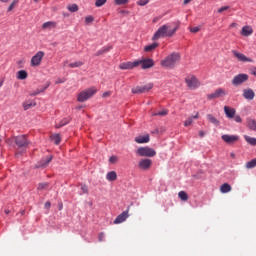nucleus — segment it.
I'll use <instances>...</instances> for the list:
<instances>
[{"label":"nucleus","instance_id":"a19ab883","mask_svg":"<svg viewBox=\"0 0 256 256\" xmlns=\"http://www.w3.org/2000/svg\"><path fill=\"white\" fill-rule=\"evenodd\" d=\"M107 3V0H96L95 7H103Z\"/></svg>","mask_w":256,"mask_h":256},{"label":"nucleus","instance_id":"bb28decb","mask_svg":"<svg viewBox=\"0 0 256 256\" xmlns=\"http://www.w3.org/2000/svg\"><path fill=\"white\" fill-rule=\"evenodd\" d=\"M157 47H159V43L155 42V43H152L150 45L145 46L144 51L146 53H150V51H153L154 49H157Z\"/></svg>","mask_w":256,"mask_h":256},{"label":"nucleus","instance_id":"2f4dec72","mask_svg":"<svg viewBox=\"0 0 256 256\" xmlns=\"http://www.w3.org/2000/svg\"><path fill=\"white\" fill-rule=\"evenodd\" d=\"M83 65H85L83 61H77V62L70 63L68 67H70L71 69H76L78 67H83Z\"/></svg>","mask_w":256,"mask_h":256},{"label":"nucleus","instance_id":"6e6d98bb","mask_svg":"<svg viewBox=\"0 0 256 256\" xmlns=\"http://www.w3.org/2000/svg\"><path fill=\"white\" fill-rule=\"evenodd\" d=\"M100 55H105L103 48L96 53V57H99Z\"/></svg>","mask_w":256,"mask_h":256},{"label":"nucleus","instance_id":"69168bd1","mask_svg":"<svg viewBox=\"0 0 256 256\" xmlns=\"http://www.w3.org/2000/svg\"><path fill=\"white\" fill-rule=\"evenodd\" d=\"M230 27H237V23L233 22L232 24H230Z\"/></svg>","mask_w":256,"mask_h":256},{"label":"nucleus","instance_id":"603ef678","mask_svg":"<svg viewBox=\"0 0 256 256\" xmlns=\"http://www.w3.org/2000/svg\"><path fill=\"white\" fill-rule=\"evenodd\" d=\"M102 49L104 50V53H109V50L113 49V46H105Z\"/></svg>","mask_w":256,"mask_h":256},{"label":"nucleus","instance_id":"dca6fc26","mask_svg":"<svg viewBox=\"0 0 256 256\" xmlns=\"http://www.w3.org/2000/svg\"><path fill=\"white\" fill-rule=\"evenodd\" d=\"M243 97L244 99H247V101H253L255 99V91H253L251 88L244 89Z\"/></svg>","mask_w":256,"mask_h":256},{"label":"nucleus","instance_id":"4d7b16f0","mask_svg":"<svg viewBox=\"0 0 256 256\" xmlns=\"http://www.w3.org/2000/svg\"><path fill=\"white\" fill-rule=\"evenodd\" d=\"M250 74L256 77V67L250 69Z\"/></svg>","mask_w":256,"mask_h":256},{"label":"nucleus","instance_id":"b1692460","mask_svg":"<svg viewBox=\"0 0 256 256\" xmlns=\"http://www.w3.org/2000/svg\"><path fill=\"white\" fill-rule=\"evenodd\" d=\"M57 27V22L55 21H48L42 24V29H55Z\"/></svg>","mask_w":256,"mask_h":256},{"label":"nucleus","instance_id":"cd10ccee","mask_svg":"<svg viewBox=\"0 0 256 256\" xmlns=\"http://www.w3.org/2000/svg\"><path fill=\"white\" fill-rule=\"evenodd\" d=\"M28 74L25 70H20L17 72V79H20V81H24V79H27Z\"/></svg>","mask_w":256,"mask_h":256},{"label":"nucleus","instance_id":"864d4df0","mask_svg":"<svg viewBox=\"0 0 256 256\" xmlns=\"http://www.w3.org/2000/svg\"><path fill=\"white\" fill-rule=\"evenodd\" d=\"M61 83H65V79H64V78H58V79L56 80V85H59V84H61Z\"/></svg>","mask_w":256,"mask_h":256},{"label":"nucleus","instance_id":"774afa93","mask_svg":"<svg viewBox=\"0 0 256 256\" xmlns=\"http://www.w3.org/2000/svg\"><path fill=\"white\" fill-rule=\"evenodd\" d=\"M1 3H9V0H0Z\"/></svg>","mask_w":256,"mask_h":256},{"label":"nucleus","instance_id":"20e7f679","mask_svg":"<svg viewBox=\"0 0 256 256\" xmlns=\"http://www.w3.org/2000/svg\"><path fill=\"white\" fill-rule=\"evenodd\" d=\"M8 143H15L18 149H25V147H27V145H29L31 142L27 140V136L20 135L12 137L8 140Z\"/></svg>","mask_w":256,"mask_h":256},{"label":"nucleus","instance_id":"13d9d810","mask_svg":"<svg viewBox=\"0 0 256 256\" xmlns=\"http://www.w3.org/2000/svg\"><path fill=\"white\" fill-rule=\"evenodd\" d=\"M45 208H46V209H50V208H51V202L47 201V202L45 203Z\"/></svg>","mask_w":256,"mask_h":256},{"label":"nucleus","instance_id":"0eeeda50","mask_svg":"<svg viewBox=\"0 0 256 256\" xmlns=\"http://www.w3.org/2000/svg\"><path fill=\"white\" fill-rule=\"evenodd\" d=\"M247 81H249V75L238 74V75L234 76V78L232 80V84L235 87H238V85H243V83H247Z\"/></svg>","mask_w":256,"mask_h":256},{"label":"nucleus","instance_id":"aec40b11","mask_svg":"<svg viewBox=\"0 0 256 256\" xmlns=\"http://www.w3.org/2000/svg\"><path fill=\"white\" fill-rule=\"evenodd\" d=\"M51 85V82H47L45 86L36 89L34 92H32L30 95L32 97H35L37 95H40V93H45L47 91V88Z\"/></svg>","mask_w":256,"mask_h":256},{"label":"nucleus","instance_id":"f704fd0d","mask_svg":"<svg viewBox=\"0 0 256 256\" xmlns=\"http://www.w3.org/2000/svg\"><path fill=\"white\" fill-rule=\"evenodd\" d=\"M67 9L70 13H77V11H79V6L77 4H69Z\"/></svg>","mask_w":256,"mask_h":256},{"label":"nucleus","instance_id":"3c124183","mask_svg":"<svg viewBox=\"0 0 256 256\" xmlns=\"http://www.w3.org/2000/svg\"><path fill=\"white\" fill-rule=\"evenodd\" d=\"M229 9V6H223L220 9H218V13H223V11H227Z\"/></svg>","mask_w":256,"mask_h":256},{"label":"nucleus","instance_id":"4468645a","mask_svg":"<svg viewBox=\"0 0 256 256\" xmlns=\"http://www.w3.org/2000/svg\"><path fill=\"white\" fill-rule=\"evenodd\" d=\"M136 63H139L142 69H151V67L155 66V62L151 58L138 60Z\"/></svg>","mask_w":256,"mask_h":256},{"label":"nucleus","instance_id":"1a4fd4ad","mask_svg":"<svg viewBox=\"0 0 256 256\" xmlns=\"http://www.w3.org/2000/svg\"><path fill=\"white\" fill-rule=\"evenodd\" d=\"M185 81L189 89H197L201 85V82L195 76H188Z\"/></svg>","mask_w":256,"mask_h":256},{"label":"nucleus","instance_id":"9d476101","mask_svg":"<svg viewBox=\"0 0 256 256\" xmlns=\"http://www.w3.org/2000/svg\"><path fill=\"white\" fill-rule=\"evenodd\" d=\"M131 209V206H128L127 209L119 214L116 219L114 220L115 225H119L120 223H124V221H127L129 219V211Z\"/></svg>","mask_w":256,"mask_h":256},{"label":"nucleus","instance_id":"49530a36","mask_svg":"<svg viewBox=\"0 0 256 256\" xmlns=\"http://www.w3.org/2000/svg\"><path fill=\"white\" fill-rule=\"evenodd\" d=\"M199 31H201V27H199V26L190 28L191 33H199Z\"/></svg>","mask_w":256,"mask_h":256},{"label":"nucleus","instance_id":"9b49d317","mask_svg":"<svg viewBox=\"0 0 256 256\" xmlns=\"http://www.w3.org/2000/svg\"><path fill=\"white\" fill-rule=\"evenodd\" d=\"M232 54L237 59V61H240L241 63H253L254 60L245 56V54L238 52L237 50H233Z\"/></svg>","mask_w":256,"mask_h":256},{"label":"nucleus","instance_id":"f8f14e48","mask_svg":"<svg viewBox=\"0 0 256 256\" xmlns=\"http://www.w3.org/2000/svg\"><path fill=\"white\" fill-rule=\"evenodd\" d=\"M153 165V161L149 158L141 159L138 162V167L142 171H149L151 169V166Z\"/></svg>","mask_w":256,"mask_h":256},{"label":"nucleus","instance_id":"5701e85b","mask_svg":"<svg viewBox=\"0 0 256 256\" xmlns=\"http://www.w3.org/2000/svg\"><path fill=\"white\" fill-rule=\"evenodd\" d=\"M37 105V102L33 100H27L23 103L24 111H28V109H31V107H35Z\"/></svg>","mask_w":256,"mask_h":256},{"label":"nucleus","instance_id":"2eb2a0df","mask_svg":"<svg viewBox=\"0 0 256 256\" xmlns=\"http://www.w3.org/2000/svg\"><path fill=\"white\" fill-rule=\"evenodd\" d=\"M222 140L225 143H228V145H233V143H237V141H239V136L224 134L222 135Z\"/></svg>","mask_w":256,"mask_h":256},{"label":"nucleus","instance_id":"ea45409f","mask_svg":"<svg viewBox=\"0 0 256 256\" xmlns=\"http://www.w3.org/2000/svg\"><path fill=\"white\" fill-rule=\"evenodd\" d=\"M191 125H193V117L190 116L187 120H185L184 127H189Z\"/></svg>","mask_w":256,"mask_h":256},{"label":"nucleus","instance_id":"f257e3e1","mask_svg":"<svg viewBox=\"0 0 256 256\" xmlns=\"http://www.w3.org/2000/svg\"><path fill=\"white\" fill-rule=\"evenodd\" d=\"M177 29H179V26H176L173 29H171L170 25L164 24L160 26L158 30L154 33L152 41H157L158 39H161V37H173V35L177 33Z\"/></svg>","mask_w":256,"mask_h":256},{"label":"nucleus","instance_id":"5fc2aeb1","mask_svg":"<svg viewBox=\"0 0 256 256\" xmlns=\"http://www.w3.org/2000/svg\"><path fill=\"white\" fill-rule=\"evenodd\" d=\"M110 163H117V157L116 156H112L109 159Z\"/></svg>","mask_w":256,"mask_h":256},{"label":"nucleus","instance_id":"de8ad7c7","mask_svg":"<svg viewBox=\"0 0 256 256\" xmlns=\"http://www.w3.org/2000/svg\"><path fill=\"white\" fill-rule=\"evenodd\" d=\"M81 191L83 193H89V188L87 187V185H81Z\"/></svg>","mask_w":256,"mask_h":256},{"label":"nucleus","instance_id":"a18cd8bd","mask_svg":"<svg viewBox=\"0 0 256 256\" xmlns=\"http://www.w3.org/2000/svg\"><path fill=\"white\" fill-rule=\"evenodd\" d=\"M17 3H19V1L13 0V2L8 7V11H11L12 9H15V5H17Z\"/></svg>","mask_w":256,"mask_h":256},{"label":"nucleus","instance_id":"052dcab7","mask_svg":"<svg viewBox=\"0 0 256 256\" xmlns=\"http://www.w3.org/2000/svg\"><path fill=\"white\" fill-rule=\"evenodd\" d=\"M191 1H193V0H184L183 5H189V3H191Z\"/></svg>","mask_w":256,"mask_h":256},{"label":"nucleus","instance_id":"f3484780","mask_svg":"<svg viewBox=\"0 0 256 256\" xmlns=\"http://www.w3.org/2000/svg\"><path fill=\"white\" fill-rule=\"evenodd\" d=\"M135 67H139V62L134 61V62H125L120 64L119 68L123 70L127 69H135Z\"/></svg>","mask_w":256,"mask_h":256},{"label":"nucleus","instance_id":"58836bf2","mask_svg":"<svg viewBox=\"0 0 256 256\" xmlns=\"http://www.w3.org/2000/svg\"><path fill=\"white\" fill-rule=\"evenodd\" d=\"M95 21V18L93 16H86L85 17V23L86 25H90V23H93Z\"/></svg>","mask_w":256,"mask_h":256},{"label":"nucleus","instance_id":"c85d7f7f","mask_svg":"<svg viewBox=\"0 0 256 256\" xmlns=\"http://www.w3.org/2000/svg\"><path fill=\"white\" fill-rule=\"evenodd\" d=\"M70 122L71 118H64L59 122V124H56V128L59 129L61 127H65V125L69 124Z\"/></svg>","mask_w":256,"mask_h":256},{"label":"nucleus","instance_id":"4be33fe9","mask_svg":"<svg viewBox=\"0 0 256 256\" xmlns=\"http://www.w3.org/2000/svg\"><path fill=\"white\" fill-rule=\"evenodd\" d=\"M53 161V155H49L40 161L39 167H47Z\"/></svg>","mask_w":256,"mask_h":256},{"label":"nucleus","instance_id":"8fccbe9b","mask_svg":"<svg viewBox=\"0 0 256 256\" xmlns=\"http://www.w3.org/2000/svg\"><path fill=\"white\" fill-rule=\"evenodd\" d=\"M105 239V233L101 232L99 235H98V241H104Z\"/></svg>","mask_w":256,"mask_h":256},{"label":"nucleus","instance_id":"39448f33","mask_svg":"<svg viewBox=\"0 0 256 256\" xmlns=\"http://www.w3.org/2000/svg\"><path fill=\"white\" fill-rule=\"evenodd\" d=\"M136 153L139 157H155V155H157L155 149L149 147H140L137 149Z\"/></svg>","mask_w":256,"mask_h":256},{"label":"nucleus","instance_id":"0e129e2a","mask_svg":"<svg viewBox=\"0 0 256 256\" xmlns=\"http://www.w3.org/2000/svg\"><path fill=\"white\" fill-rule=\"evenodd\" d=\"M4 213H5L6 215H9V213H11V211H10L9 209H6V210H4Z\"/></svg>","mask_w":256,"mask_h":256},{"label":"nucleus","instance_id":"7ed1b4c3","mask_svg":"<svg viewBox=\"0 0 256 256\" xmlns=\"http://www.w3.org/2000/svg\"><path fill=\"white\" fill-rule=\"evenodd\" d=\"M97 93V88L92 86L78 93L77 101L78 103H85V101H89L93 95Z\"/></svg>","mask_w":256,"mask_h":256},{"label":"nucleus","instance_id":"338daca9","mask_svg":"<svg viewBox=\"0 0 256 256\" xmlns=\"http://www.w3.org/2000/svg\"><path fill=\"white\" fill-rule=\"evenodd\" d=\"M230 157H232V159H235V153H230Z\"/></svg>","mask_w":256,"mask_h":256},{"label":"nucleus","instance_id":"37998d69","mask_svg":"<svg viewBox=\"0 0 256 256\" xmlns=\"http://www.w3.org/2000/svg\"><path fill=\"white\" fill-rule=\"evenodd\" d=\"M47 187H49V183H40L39 185H38V190L39 191H43V189H47Z\"/></svg>","mask_w":256,"mask_h":256},{"label":"nucleus","instance_id":"72a5a7b5","mask_svg":"<svg viewBox=\"0 0 256 256\" xmlns=\"http://www.w3.org/2000/svg\"><path fill=\"white\" fill-rule=\"evenodd\" d=\"M178 197L181 199V201H189V195L185 191H180L178 193Z\"/></svg>","mask_w":256,"mask_h":256},{"label":"nucleus","instance_id":"c9c22d12","mask_svg":"<svg viewBox=\"0 0 256 256\" xmlns=\"http://www.w3.org/2000/svg\"><path fill=\"white\" fill-rule=\"evenodd\" d=\"M244 139H245L246 142L249 143V145L256 146V138L245 135Z\"/></svg>","mask_w":256,"mask_h":256},{"label":"nucleus","instance_id":"e433bc0d","mask_svg":"<svg viewBox=\"0 0 256 256\" xmlns=\"http://www.w3.org/2000/svg\"><path fill=\"white\" fill-rule=\"evenodd\" d=\"M245 167H246V169H255V167H256V158H254L251 161L247 162Z\"/></svg>","mask_w":256,"mask_h":256},{"label":"nucleus","instance_id":"a878e982","mask_svg":"<svg viewBox=\"0 0 256 256\" xmlns=\"http://www.w3.org/2000/svg\"><path fill=\"white\" fill-rule=\"evenodd\" d=\"M107 181H117V172L110 171L106 174Z\"/></svg>","mask_w":256,"mask_h":256},{"label":"nucleus","instance_id":"412c9836","mask_svg":"<svg viewBox=\"0 0 256 256\" xmlns=\"http://www.w3.org/2000/svg\"><path fill=\"white\" fill-rule=\"evenodd\" d=\"M149 141H150L149 134H146L144 136H138L135 138V142L139 144L149 143Z\"/></svg>","mask_w":256,"mask_h":256},{"label":"nucleus","instance_id":"f03ea898","mask_svg":"<svg viewBox=\"0 0 256 256\" xmlns=\"http://www.w3.org/2000/svg\"><path fill=\"white\" fill-rule=\"evenodd\" d=\"M179 61H181V54L174 52L161 60L160 65L166 69H173Z\"/></svg>","mask_w":256,"mask_h":256},{"label":"nucleus","instance_id":"680f3d73","mask_svg":"<svg viewBox=\"0 0 256 256\" xmlns=\"http://www.w3.org/2000/svg\"><path fill=\"white\" fill-rule=\"evenodd\" d=\"M199 136L200 137H205V132L203 130L199 131Z\"/></svg>","mask_w":256,"mask_h":256},{"label":"nucleus","instance_id":"7c9ffc66","mask_svg":"<svg viewBox=\"0 0 256 256\" xmlns=\"http://www.w3.org/2000/svg\"><path fill=\"white\" fill-rule=\"evenodd\" d=\"M207 120L210 123H213V125H216V127L219 126V120H217V118H215V116H213L212 114L207 115Z\"/></svg>","mask_w":256,"mask_h":256},{"label":"nucleus","instance_id":"4c0bfd02","mask_svg":"<svg viewBox=\"0 0 256 256\" xmlns=\"http://www.w3.org/2000/svg\"><path fill=\"white\" fill-rule=\"evenodd\" d=\"M168 113H169V111H167V110H161V111H159V112L153 113V114H152V117H157L158 115H159L160 117H165L166 115H168Z\"/></svg>","mask_w":256,"mask_h":256},{"label":"nucleus","instance_id":"393cba45","mask_svg":"<svg viewBox=\"0 0 256 256\" xmlns=\"http://www.w3.org/2000/svg\"><path fill=\"white\" fill-rule=\"evenodd\" d=\"M246 127L250 129L251 131H256V121L255 119L248 118Z\"/></svg>","mask_w":256,"mask_h":256},{"label":"nucleus","instance_id":"79ce46f5","mask_svg":"<svg viewBox=\"0 0 256 256\" xmlns=\"http://www.w3.org/2000/svg\"><path fill=\"white\" fill-rule=\"evenodd\" d=\"M115 5H127L129 0H114Z\"/></svg>","mask_w":256,"mask_h":256},{"label":"nucleus","instance_id":"c03bdc74","mask_svg":"<svg viewBox=\"0 0 256 256\" xmlns=\"http://www.w3.org/2000/svg\"><path fill=\"white\" fill-rule=\"evenodd\" d=\"M149 3V0H139L137 1V5H139V7H145V5H147Z\"/></svg>","mask_w":256,"mask_h":256},{"label":"nucleus","instance_id":"bf43d9fd","mask_svg":"<svg viewBox=\"0 0 256 256\" xmlns=\"http://www.w3.org/2000/svg\"><path fill=\"white\" fill-rule=\"evenodd\" d=\"M190 117H192V120H193V119H199V112H196V115L190 116Z\"/></svg>","mask_w":256,"mask_h":256},{"label":"nucleus","instance_id":"09e8293b","mask_svg":"<svg viewBox=\"0 0 256 256\" xmlns=\"http://www.w3.org/2000/svg\"><path fill=\"white\" fill-rule=\"evenodd\" d=\"M234 120L236 123H241L243 121V119H241V116L239 115H236V116L234 115Z\"/></svg>","mask_w":256,"mask_h":256},{"label":"nucleus","instance_id":"ddd939ff","mask_svg":"<svg viewBox=\"0 0 256 256\" xmlns=\"http://www.w3.org/2000/svg\"><path fill=\"white\" fill-rule=\"evenodd\" d=\"M225 95H227L225 89L218 88L212 94H208L207 99L211 101L212 99H219V97H225Z\"/></svg>","mask_w":256,"mask_h":256},{"label":"nucleus","instance_id":"a211bd4d","mask_svg":"<svg viewBox=\"0 0 256 256\" xmlns=\"http://www.w3.org/2000/svg\"><path fill=\"white\" fill-rule=\"evenodd\" d=\"M224 113L228 119H233V117H235V113H237V111L235 110V108H231L229 106H224Z\"/></svg>","mask_w":256,"mask_h":256},{"label":"nucleus","instance_id":"6ab92c4d","mask_svg":"<svg viewBox=\"0 0 256 256\" xmlns=\"http://www.w3.org/2000/svg\"><path fill=\"white\" fill-rule=\"evenodd\" d=\"M241 35L243 37H251V35H253V27L250 25L242 27Z\"/></svg>","mask_w":256,"mask_h":256},{"label":"nucleus","instance_id":"473e14b6","mask_svg":"<svg viewBox=\"0 0 256 256\" xmlns=\"http://www.w3.org/2000/svg\"><path fill=\"white\" fill-rule=\"evenodd\" d=\"M50 139L55 143V145H59V143H61V136L59 134L51 135Z\"/></svg>","mask_w":256,"mask_h":256},{"label":"nucleus","instance_id":"423d86ee","mask_svg":"<svg viewBox=\"0 0 256 256\" xmlns=\"http://www.w3.org/2000/svg\"><path fill=\"white\" fill-rule=\"evenodd\" d=\"M43 57H45V52L38 51L32 58H31V67H39L41 62L43 61Z\"/></svg>","mask_w":256,"mask_h":256},{"label":"nucleus","instance_id":"c756f323","mask_svg":"<svg viewBox=\"0 0 256 256\" xmlns=\"http://www.w3.org/2000/svg\"><path fill=\"white\" fill-rule=\"evenodd\" d=\"M220 191L221 193H229L231 191V185H229L228 183L222 184L220 187Z\"/></svg>","mask_w":256,"mask_h":256},{"label":"nucleus","instance_id":"6e6552de","mask_svg":"<svg viewBox=\"0 0 256 256\" xmlns=\"http://www.w3.org/2000/svg\"><path fill=\"white\" fill-rule=\"evenodd\" d=\"M153 89V84H147L145 86H136L132 88V93L135 95H140L141 93H149Z\"/></svg>","mask_w":256,"mask_h":256},{"label":"nucleus","instance_id":"e2e57ef3","mask_svg":"<svg viewBox=\"0 0 256 256\" xmlns=\"http://www.w3.org/2000/svg\"><path fill=\"white\" fill-rule=\"evenodd\" d=\"M111 95V92H105L104 94H103V97H109Z\"/></svg>","mask_w":256,"mask_h":256}]
</instances>
